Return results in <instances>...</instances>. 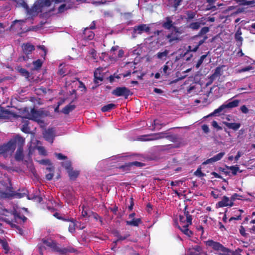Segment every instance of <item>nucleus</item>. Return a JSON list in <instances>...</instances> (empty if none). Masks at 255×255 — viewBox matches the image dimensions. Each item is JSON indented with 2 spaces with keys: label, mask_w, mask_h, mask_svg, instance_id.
Segmentation results:
<instances>
[{
  "label": "nucleus",
  "mask_w": 255,
  "mask_h": 255,
  "mask_svg": "<svg viewBox=\"0 0 255 255\" xmlns=\"http://www.w3.org/2000/svg\"><path fill=\"white\" fill-rule=\"evenodd\" d=\"M84 38L91 40L94 38V34L90 29L87 28L84 31Z\"/></svg>",
  "instance_id": "17"
},
{
  "label": "nucleus",
  "mask_w": 255,
  "mask_h": 255,
  "mask_svg": "<svg viewBox=\"0 0 255 255\" xmlns=\"http://www.w3.org/2000/svg\"><path fill=\"white\" fill-rule=\"evenodd\" d=\"M202 129L205 133H208L209 131V128L207 125H204L202 126Z\"/></svg>",
  "instance_id": "49"
},
{
  "label": "nucleus",
  "mask_w": 255,
  "mask_h": 255,
  "mask_svg": "<svg viewBox=\"0 0 255 255\" xmlns=\"http://www.w3.org/2000/svg\"><path fill=\"white\" fill-rule=\"evenodd\" d=\"M168 53L169 52L167 50L161 52H158L157 54V57L160 59H164L167 57Z\"/></svg>",
  "instance_id": "23"
},
{
  "label": "nucleus",
  "mask_w": 255,
  "mask_h": 255,
  "mask_svg": "<svg viewBox=\"0 0 255 255\" xmlns=\"http://www.w3.org/2000/svg\"><path fill=\"white\" fill-rule=\"evenodd\" d=\"M55 250L56 252H58L61 255L66 254L68 252L67 249L65 248H59L58 247L56 248Z\"/></svg>",
  "instance_id": "33"
},
{
  "label": "nucleus",
  "mask_w": 255,
  "mask_h": 255,
  "mask_svg": "<svg viewBox=\"0 0 255 255\" xmlns=\"http://www.w3.org/2000/svg\"><path fill=\"white\" fill-rule=\"evenodd\" d=\"M65 6V4H62L61 5H60L58 8L59 12H63L64 10Z\"/></svg>",
  "instance_id": "59"
},
{
  "label": "nucleus",
  "mask_w": 255,
  "mask_h": 255,
  "mask_svg": "<svg viewBox=\"0 0 255 255\" xmlns=\"http://www.w3.org/2000/svg\"><path fill=\"white\" fill-rule=\"evenodd\" d=\"M102 70H103L102 68H97L94 72L95 81L96 83H98L99 81H102L103 79V75L101 73Z\"/></svg>",
  "instance_id": "15"
},
{
  "label": "nucleus",
  "mask_w": 255,
  "mask_h": 255,
  "mask_svg": "<svg viewBox=\"0 0 255 255\" xmlns=\"http://www.w3.org/2000/svg\"><path fill=\"white\" fill-rule=\"evenodd\" d=\"M46 177L47 179L50 180L53 177V174H51V173L47 174L46 176Z\"/></svg>",
  "instance_id": "63"
},
{
  "label": "nucleus",
  "mask_w": 255,
  "mask_h": 255,
  "mask_svg": "<svg viewBox=\"0 0 255 255\" xmlns=\"http://www.w3.org/2000/svg\"><path fill=\"white\" fill-rule=\"evenodd\" d=\"M15 147L14 142L11 140L7 144L0 146V154H11Z\"/></svg>",
  "instance_id": "5"
},
{
  "label": "nucleus",
  "mask_w": 255,
  "mask_h": 255,
  "mask_svg": "<svg viewBox=\"0 0 255 255\" xmlns=\"http://www.w3.org/2000/svg\"><path fill=\"white\" fill-rule=\"evenodd\" d=\"M115 105L113 104H110L102 107V111L104 112H108L114 108Z\"/></svg>",
  "instance_id": "29"
},
{
  "label": "nucleus",
  "mask_w": 255,
  "mask_h": 255,
  "mask_svg": "<svg viewBox=\"0 0 255 255\" xmlns=\"http://www.w3.org/2000/svg\"><path fill=\"white\" fill-rule=\"evenodd\" d=\"M35 148L38 150V153L40 155L45 156L47 155V152L44 147L40 146H37Z\"/></svg>",
  "instance_id": "31"
},
{
  "label": "nucleus",
  "mask_w": 255,
  "mask_h": 255,
  "mask_svg": "<svg viewBox=\"0 0 255 255\" xmlns=\"http://www.w3.org/2000/svg\"><path fill=\"white\" fill-rule=\"evenodd\" d=\"M166 134L165 133L161 132L157 133L153 136L152 138L148 139V140H154V139H158L161 138H163L166 137Z\"/></svg>",
  "instance_id": "27"
},
{
  "label": "nucleus",
  "mask_w": 255,
  "mask_h": 255,
  "mask_svg": "<svg viewBox=\"0 0 255 255\" xmlns=\"http://www.w3.org/2000/svg\"><path fill=\"white\" fill-rule=\"evenodd\" d=\"M17 70L21 74L26 77L28 76V72L25 69L21 68H18Z\"/></svg>",
  "instance_id": "41"
},
{
  "label": "nucleus",
  "mask_w": 255,
  "mask_h": 255,
  "mask_svg": "<svg viewBox=\"0 0 255 255\" xmlns=\"http://www.w3.org/2000/svg\"><path fill=\"white\" fill-rule=\"evenodd\" d=\"M58 73L62 76H64L66 74V71L63 69V68H60L58 71Z\"/></svg>",
  "instance_id": "55"
},
{
  "label": "nucleus",
  "mask_w": 255,
  "mask_h": 255,
  "mask_svg": "<svg viewBox=\"0 0 255 255\" xmlns=\"http://www.w3.org/2000/svg\"><path fill=\"white\" fill-rule=\"evenodd\" d=\"M195 174L198 176H202L203 175V174L202 173L200 169H198L195 172Z\"/></svg>",
  "instance_id": "52"
},
{
  "label": "nucleus",
  "mask_w": 255,
  "mask_h": 255,
  "mask_svg": "<svg viewBox=\"0 0 255 255\" xmlns=\"http://www.w3.org/2000/svg\"><path fill=\"white\" fill-rule=\"evenodd\" d=\"M179 226L184 225H190L192 223V219L188 212H184L182 215H179Z\"/></svg>",
  "instance_id": "7"
},
{
  "label": "nucleus",
  "mask_w": 255,
  "mask_h": 255,
  "mask_svg": "<svg viewBox=\"0 0 255 255\" xmlns=\"http://www.w3.org/2000/svg\"><path fill=\"white\" fill-rule=\"evenodd\" d=\"M22 149L21 147H18L15 154V159L19 160L22 159Z\"/></svg>",
  "instance_id": "25"
},
{
  "label": "nucleus",
  "mask_w": 255,
  "mask_h": 255,
  "mask_svg": "<svg viewBox=\"0 0 255 255\" xmlns=\"http://www.w3.org/2000/svg\"><path fill=\"white\" fill-rule=\"evenodd\" d=\"M220 70H221V68H219V67L217 68L216 69V70H215V72L214 73V75H219L220 74Z\"/></svg>",
  "instance_id": "62"
},
{
  "label": "nucleus",
  "mask_w": 255,
  "mask_h": 255,
  "mask_svg": "<svg viewBox=\"0 0 255 255\" xmlns=\"http://www.w3.org/2000/svg\"><path fill=\"white\" fill-rule=\"evenodd\" d=\"M225 119L227 121V122H232L235 121L234 117L231 115L226 116Z\"/></svg>",
  "instance_id": "47"
},
{
  "label": "nucleus",
  "mask_w": 255,
  "mask_h": 255,
  "mask_svg": "<svg viewBox=\"0 0 255 255\" xmlns=\"http://www.w3.org/2000/svg\"><path fill=\"white\" fill-rule=\"evenodd\" d=\"M189 225H184L182 226H179V228L181 231L186 235L188 237H190V236L192 234V233L191 231H190L188 229V227Z\"/></svg>",
  "instance_id": "21"
},
{
  "label": "nucleus",
  "mask_w": 255,
  "mask_h": 255,
  "mask_svg": "<svg viewBox=\"0 0 255 255\" xmlns=\"http://www.w3.org/2000/svg\"><path fill=\"white\" fill-rule=\"evenodd\" d=\"M218 255H234L233 252L224 247L223 251H220L218 253Z\"/></svg>",
  "instance_id": "26"
},
{
  "label": "nucleus",
  "mask_w": 255,
  "mask_h": 255,
  "mask_svg": "<svg viewBox=\"0 0 255 255\" xmlns=\"http://www.w3.org/2000/svg\"><path fill=\"white\" fill-rule=\"evenodd\" d=\"M240 102V101L239 100H235L231 102H226L220 106L218 109L214 110L213 113L206 116V118L217 116L218 114H219L222 112H225V110L226 109H232L237 107L239 106Z\"/></svg>",
  "instance_id": "3"
},
{
  "label": "nucleus",
  "mask_w": 255,
  "mask_h": 255,
  "mask_svg": "<svg viewBox=\"0 0 255 255\" xmlns=\"http://www.w3.org/2000/svg\"><path fill=\"white\" fill-rule=\"evenodd\" d=\"M250 63H251V61H250ZM253 69H254V67L252 66V64L251 63V65H250L245 68L238 69L237 70V73H242V72L248 71L253 70Z\"/></svg>",
  "instance_id": "22"
},
{
  "label": "nucleus",
  "mask_w": 255,
  "mask_h": 255,
  "mask_svg": "<svg viewBox=\"0 0 255 255\" xmlns=\"http://www.w3.org/2000/svg\"><path fill=\"white\" fill-rule=\"evenodd\" d=\"M74 108L75 107L74 106L69 105L63 109L62 112L65 114H67L72 111Z\"/></svg>",
  "instance_id": "28"
},
{
  "label": "nucleus",
  "mask_w": 255,
  "mask_h": 255,
  "mask_svg": "<svg viewBox=\"0 0 255 255\" xmlns=\"http://www.w3.org/2000/svg\"><path fill=\"white\" fill-rule=\"evenodd\" d=\"M13 195L12 193H1V194L0 195V197L2 198H8Z\"/></svg>",
  "instance_id": "50"
},
{
  "label": "nucleus",
  "mask_w": 255,
  "mask_h": 255,
  "mask_svg": "<svg viewBox=\"0 0 255 255\" xmlns=\"http://www.w3.org/2000/svg\"><path fill=\"white\" fill-rule=\"evenodd\" d=\"M134 213H132L129 215V218L131 220L127 221V224L128 225L133 226H137L140 223V219L139 218L135 219L134 218Z\"/></svg>",
  "instance_id": "12"
},
{
  "label": "nucleus",
  "mask_w": 255,
  "mask_h": 255,
  "mask_svg": "<svg viewBox=\"0 0 255 255\" xmlns=\"http://www.w3.org/2000/svg\"><path fill=\"white\" fill-rule=\"evenodd\" d=\"M225 153L224 152H221L217 154V155H215L213 157L214 159V161L215 162H217L218 161L220 160L223 157V156L225 155Z\"/></svg>",
  "instance_id": "32"
},
{
  "label": "nucleus",
  "mask_w": 255,
  "mask_h": 255,
  "mask_svg": "<svg viewBox=\"0 0 255 255\" xmlns=\"http://www.w3.org/2000/svg\"><path fill=\"white\" fill-rule=\"evenodd\" d=\"M21 130L22 131L25 133H28L30 131V129L26 125H23L22 128H21Z\"/></svg>",
  "instance_id": "48"
},
{
  "label": "nucleus",
  "mask_w": 255,
  "mask_h": 255,
  "mask_svg": "<svg viewBox=\"0 0 255 255\" xmlns=\"http://www.w3.org/2000/svg\"><path fill=\"white\" fill-rule=\"evenodd\" d=\"M214 162H215V161H214L213 157H212V158H210L206 160V161H205L203 163V164L206 165V164H208L213 163Z\"/></svg>",
  "instance_id": "45"
},
{
  "label": "nucleus",
  "mask_w": 255,
  "mask_h": 255,
  "mask_svg": "<svg viewBox=\"0 0 255 255\" xmlns=\"http://www.w3.org/2000/svg\"><path fill=\"white\" fill-rule=\"evenodd\" d=\"M186 255H207V254L202 250L200 247L196 245L193 248H190Z\"/></svg>",
  "instance_id": "9"
},
{
  "label": "nucleus",
  "mask_w": 255,
  "mask_h": 255,
  "mask_svg": "<svg viewBox=\"0 0 255 255\" xmlns=\"http://www.w3.org/2000/svg\"><path fill=\"white\" fill-rule=\"evenodd\" d=\"M227 168L228 169H230L232 171V173L234 175L236 174L237 172L239 170V168L238 167L235 166H229V167H228Z\"/></svg>",
  "instance_id": "36"
},
{
  "label": "nucleus",
  "mask_w": 255,
  "mask_h": 255,
  "mask_svg": "<svg viewBox=\"0 0 255 255\" xmlns=\"http://www.w3.org/2000/svg\"><path fill=\"white\" fill-rule=\"evenodd\" d=\"M24 22V20H15L14 21L13 24L11 25V28H12V27H13L17 24H18L19 25V26H21Z\"/></svg>",
  "instance_id": "42"
},
{
  "label": "nucleus",
  "mask_w": 255,
  "mask_h": 255,
  "mask_svg": "<svg viewBox=\"0 0 255 255\" xmlns=\"http://www.w3.org/2000/svg\"><path fill=\"white\" fill-rule=\"evenodd\" d=\"M242 34L241 30L240 28L238 29L237 32H236L235 37L237 41V45L238 46H241L242 45V42L243 40V39L242 37L241 36Z\"/></svg>",
  "instance_id": "16"
},
{
  "label": "nucleus",
  "mask_w": 255,
  "mask_h": 255,
  "mask_svg": "<svg viewBox=\"0 0 255 255\" xmlns=\"http://www.w3.org/2000/svg\"><path fill=\"white\" fill-rule=\"evenodd\" d=\"M64 1V0H37L31 9V13L28 10L27 5L23 0H19L17 1V3L24 7L28 13L32 14L33 12L38 13L45 8L52 6L55 3L62 2Z\"/></svg>",
  "instance_id": "1"
},
{
  "label": "nucleus",
  "mask_w": 255,
  "mask_h": 255,
  "mask_svg": "<svg viewBox=\"0 0 255 255\" xmlns=\"http://www.w3.org/2000/svg\"><path fill=\"white\" fill-rule=\"evenodd\" d=\"M39 163L42 164H49L50 161L49 160H41L39 161Z\"/></svg>",
  "instance_id": "57"
},
{
  "label": "nucleus",
  "mask_w": 255,
  "mask_h": 255,
  "mask_svg": "<svg viewBox=\"0 0 255 255\" xmlns=\"http://www.w3.org/2000/svg\"><path fill=\"white\" fill-rule=\"evenodd\" d=\"M142 165V164L141 163L137 162V161L133 162H131L130 163V165H135L136 166H140Z\"/></svg>",
  "instance_id": "53"
},
{
  "label": "nucleus",
  "mask_w": 255,
  "mask_h": 255,
  "mask_svg": "<svg viewBox=\"0 0 255 255\" xmlns=\"http://www.w3.org/2000/svg\"><path fill=\"white\" fill-rule=\"evenodd\" d=\"M11 140L14 142L15 145L16 144H17L19 146V147H21V146L24 144L25 141L24 138L18 135L16 136L14 139Z\"/></svg>",
  "instance_id": "19"
},
{
  "label": "nucleus",
  "mask_w": 255,
  "mask_h": 255,
  "mask_svg": "<svg viewBox=\"0 0 255 255\" xmlns=\"http://www.w3.org/2000/svg\"><path fill=\"white\" fill-rule=\"evenodd\" d=\"M69 174V176L71 179H75L79 175V172L78 171H73L71 169L67 171Z\"/></svg>",
  "instance_id": "24"
},
{
  "label": "nucleus",
  "mask_w": 255,
  "mask_h": 255,
  "mask_svg": "<svg viewBox=\"0 0 255 255\" xmlns=\"http://www.w3.org/2000/svg\"><path fill=\"white\" fill-rule=\"evenodd\" d=\"M62 165L67 171L71 169V162L69 160H66L65 162H63Z\"/></svg>",
  "instance_id": "38"
},
{
  "label": "nucleus",
  "mask_w": 255,
  "mask_h": 255,
  "mask_svg": "<svg viewBox=\"0 0 255 255\" xmlns=\"http://www.w3.org/2000/svg\"><path fill=\"white\" fill-rule=\"evenodd\" d=\"M124 52L123 50L122 49H120L118 51V58H122L124 56Z\"/></svg>",
  "instance_id": "54"
},
{
  "label": "nucleus",
  "mask_w": 255,
  "mask_h": 255,
  "mask_svg": "<svg viewBox=\"0 0 255 255\" xmlns=\"http://www.w3.org/2000/svg\"><path fill=\"white\" fill-rule=\"evenodd\" d=\"M240 109L242 112L244 114H247L249 112L248 108L245 105L241 106Z\"/></svg>",
  "instance_id": "46"
},
{
  "label": "nucleus",
  "mask_w": 255,
  "mask_h": 255,
  "mask_svg": "<svg viewBox=\"0 0 255 255\" xmlns=\"http://www.w3.org/2000/svg\"><path fill=\"white\" fill-rule=\"evenodd\" d=\"M189 225H184L182 226H179V228L181 231L186 235L188 237H190V236L192 234V233L191 231H190L188 229V227Z\"/></svg>",
  "instance_id": "20"
},
{
  "label": "nucleus",
  "mask_w": 255,
  "mask_h": 255,
  "mask_svg": "<svg viewBox=\"0 0 255 255\" xmlns=\"http://www.w3.org/2000/svg\"><path fill=\"white\" fill-rule=\"evenodd\" d=\"M200 25L201 23L199 22H196L191 23L190 25V27L193 29H197L200 27Z\"/></svg>",
  "instance_id": "39"
},
{
  "label": "nucleus",
  "mask_w": 255,
  "mask_h": 255,
  "mask_svg": "<svg viewBox=\"0 0 255 255\" xmlns=\"http://www.w3.org/2000/svg\"><path fill=\"white\" fill-rule=\"evenodd\" d=\"M243 155V153L241 151H239L237 155L235 157V159L238 161L240 157Z\"/></svg>",
  "instance_id": "56"
},
{
  "label": "nucleus",
  "mask_w": 255,
  "mask_h": 255,
  "mask_svg": "<svg viewBox=\"0 0 255 255\" xmlns=\"http://www.w3.org/2000/svg\"><path fill=\"white\" fill-rule=\"evenodd\" d=\"M128 90L125 87L117 88L112 92L113 94L117 96L128 95Z\"/></svg>",
  "instance_id": "10"
},
{
  "label": "nucleus",
  "mask_w": 255,
  "mask_h": 255,
  "mask_svg": "<svg viewBox=\"0 0 255 255\" xmlns=\"http://www.w3.org/2000/svg\"><path fill=\"white\" fill-rule=\"evenodd\" d=\"M208 31L209 28L208 27H205L202 28V29L201 30V33L202 34H204L208 32Z\"/></svg>",
  "instance_id": "58"
},
{
  "label": "nucleus",
  "mask_w": 255,
  "mask_h": 255,
  "mask_svg": "<svg viewBox=\"0 0 255 255\" xmlns=\"http://www.w3.org/2000/svg\"><path fill=\"white\" fill-rule=\"evenodd\" d=\"M0 244L4 251V253L5 254L8 253L9 249L7 243L4 241L0 239Z\"/></svg>",
  "instance_id": "30"
},
{
  "label": "nucleus",
  "mask_w": 255,
  "mask_h": 255,
  "mask_svg": "<svg viewBox=\"0 0 255 255\" xmlns=\"http://www.w3.org/2000/svg\"><path fill=\"white\" fill-rule=\"evenodd\" d=\"M212 125L214 128L217 129L218 130L222 129V128L218 125L217 122L215 121L212 122Z\"/></svg>",
  "instance_id": "43"
},
{
  "label": "nucleus",
  "mask_w": 255,
  "mask_h": 255,
  "mask_svg": "<svg viewBox=\"0 0 255 255\" xmlns=\"http://www.w3.org/2000/svg\"><path fill=\"white\" fill-rule=\"evenodd\" d=\"M23 118L36 121L42 126L43 121L42 120L43 114L40 111H36L34 109H30V113H28Z\"/></svg>",
  "instance_id": "4"
},
{
  "label": "nucleus",
  "mask_w": 255,
  "mask_h": 255,
  "mask_svg": "<svg viewBox=\"0 0 255 255\" xmlns=\"http://www.w3.org/2000/svg\"><path fill=\"white\" fill-rule=\"evenodd\" d=\"M206 37L204 38V39L203 40H201L199 41V44L198 45H197V47H196L194 49H193V51H195L197 50V49L198 48V47L201 45L202 43H204V41L206 39Z\"/></svg>",
  "instance_id": "51"
},
{
  "label": "nucleus",
  "mask_w": 255,
  "mask_h": 255,
  "mask_svg": "<svg viewBox=\"0 0 255 255\" xmlns=\"http://www.w3.org/2000/svg\"><path fill=\"white\" fill-rule=\"evenodd\" d=\"M42 61L40 60H37L33 62L34 68L33 69L36 70L39 68L42 65Z\"/></svg>",
  "instance_id": "34"
},
{
  "label": "nucleus",
  "mask_w": 255,
  "mask_h": 255,
  "mask_svg": "<svg viewBox=\"0 0 255 255\" xmlns=\"http://www.w3.org/2000/svg\"><path fill=\"white\" fill-rule=\"evenodd\" d=\"M169 69L167 65H164L163 67V71L164 72V74H167V70Z\"/></svg>",
  "instance_id": "61"
},
{
  "label": "nucleus",
  "mask_w": 255,
  "mask_h": 255,
  "mask_svg": "<svg viewBox=\"0 0 255 255\" xmlns=\"http://www.w3.org/2000/svg\"><path fill=\"white\" fill-rule=\"evenodd\" d=\"M237 2L242 5H249L252 1L251 0H237Z\"/></svg>",
  "instance_id": "35"
},
{
  "label": "nucleus",
  "mask_w": 255,
  "mask_h": 255,
  "mask_svg": "<svg viewBox=\"0 0 255 255\" xmlns=\"http://www.w3.org/2000/svg\"><path fill=\"white\" fill-rule=\"evenodd\" d=\"M35 149V147L32 146L31 144L29 146V155H31L32 154V150H33L34 149Z\"/></svg>",
  "instance_id": "60"
},
{
  "label": "nucleus",
  "mask_w": 255,
  "mask_h": 255,
  "mask_svg": "<svg viewBox=\"0 0 255 255\" xmlns=\"http://www.w3.org/2000/svg\"><path fill=\"white\" fill-rule=\"evenodd\" d=\"M22 49L25 54H29L34 49V47L31 44H26L22 45Z\"/></svg>",
  "instance_id": "18"
},
{
  "label": "nucleus",
  "mask_w": 255,
  "mask_h": 255,
  "mask_svg": "<svg viewBox=\"0 0 255 255\" xmlns=\"http://www.w3.org/2000/svg\"><path fill=\"white\" fill-rule=\"evenodd\" d=\"M55 155L56 157L59 160H64L66 158V157L61 153H55Z\"/></svg>",
  "instance_id": "44"
},
{
  "label": "nucleus",
  "mask_w": 255,
  "mask_h": 255,
  "mask_svg": "<svg viewBox=\"0 0 255 255\" xmlns=\"http://www.w3.org/2000/svg\"><path fill=\"white\" fill-rule=\"evenodd\" d=\"M204 243L207 248L213 249L215 251H216L218 252V254L220 252V251H223V250H224V247L219 243L214 242L213 240H208L205 241Z\"/></svg>",
  "instance_id": "8"
},
{
  "label": "nucleus",
  "mask_w": 255,
  "mask_h": 255,
  "mask_svg": "<svg viewBox=\"0 0 255 255\" xmlns=\"http://www.w3.org/2000/svg\"><path fill=\"white\" fill-rule=\"evenodd\" d=\"M163 26L168 29L173 28L172 33L167 36L170 42L178 41L180 39V35L182 33V31L173 26L171 17H168L166 18L165 21L163 23Z\"/></svg>",
  "instance_id": "2"
},
{
  "label": "nucleus",
  "mask_w": 255,
  "mask_h": 255,
  "mask_svg": "<svg viewBox=\"0 0 255 255\" xmlns=\"http://www.w3.org/2000/svg\"><path fill=\"white\" fill-rule=\"evenodd\" d=\"M234 201L235 198L234 197L229 198L225 196L223 197L222 200L217 204V207L220 208L227 206L232 207L234 205Z\"/></svg>",
  "instance_id": "6"
},
{
  "label": "nucleus",
  "mask_w": 255,
  "mask_h": 255,
  "mask_svg": "<svg viewBox=\"0 0 255 255\" xmlns=\"http://www.w3.org/2000/svg\"><path fill=\"white\" fill-rule=\"evenodd\" d=\"M223 123L229 128L233 129L234 130H237L241 127V124L238 123L228 122L227 121H224Z\"/></svg>",
  "instance_id": "14"
},
{
  "label": "nucleus",
  "mask_w": 255,
  "mask_h": 255,
  "mask_svg": "<svg viewBox=\"0 0 255 255\" xmlns=\"http://www.w3.org/2000/svg\"><path fill=\"white\" fill-rule=\"evenodd\" d=\"M76 225L74 222H71L69 225V231L73 233L75 231Z\"/></svg>",
  "instance_id": "40"
},
{
  "label": "nucleus",
  "mask_w": 255,
  "mask_h": 255,
  "mask_svg": "<svg viewBox=\"0 0 255 255\" xmlns=\"http://www.w3.org/2000/svg\"><path fill=\"white\" fill-rule=\"evenodd\" d=\"M195 16L194 12H190L188 13V18L190 19L193 18Z\"/></svg>",
  "instance_id": "64"
},
{
  "label": "nucleus",
  "mask_w": 255,
  "mask_h": 255,
  "mask_svg": "<svg viewBox=\"0 0 255 255\" xmlns=\"http://www.w3.org/2000/svg\"><path fill=\"white\" fill-rule=\"evenodd\" d=\"M206 57V55H203L201 56L200 59L198 60L197 63L196 64V67L197 68H198L200 66V65L202 64L203 61L204 60Z\"/></svg>",
  "instance_id": "37"
},
{
  "label": "nucleus",
  "mask_w": 255,
  "mask_h": 255,
  "mask_svg": "<svg viewBox=\"0 0 255 255\" xmlns=\"http://www.w3.org/2000/svg\"><path fill=\"white\" fill-rule=\"evenodd\" d=\"M149 27L146 24H141L134 28V32L141 34L143 32H147L149 30Z\"/></svg>",
  "instance_id": "13"
},
{
  "label": "nucleus",
  "mask_w": 255,
  "mask_h": 255,
  "mask_svg": "<svg viewBox=\"0 0 255 255\" xmlns=\"http://www.w3.org/2000/svg\"><path fill=\"white\" fill-rule=\"evenodd\" d=\"M43 134L44 137L47 141L51 143L53 142L55 136L54 131L53 129H48L45 130Z\"/></svg>",
  "instance_id": "11"
}]
</instances>
